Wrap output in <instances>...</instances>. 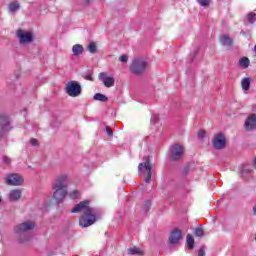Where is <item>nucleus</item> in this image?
I'll list each match as a JSON object with an SVG mask.
<instances>
[{"label": "nucleus", "instance_id": "nucleus-26", "mask_svg": "<svg viewBox=\"0 0 256 256\" xmlns=\"http://www.w3.org/2000/svg\"><path fill=\"white\" fill-rule=\"evenodd\" d=\"M247 21H248V23L253 25V23H255V21H256V14L254 12L248 13L247 14Z\"/></svg>", "mask_w": 256, "mask_h": 256}, {"label": "nucleus", "instance_id": "nucleus-14", "mask_svg": "<svg viewBox=\"0 0 256 256\" xmlns=\"http://www.w3.org/2000/svg\"><path fill=\"white\" fill-rule=\"evenodd\" d=\"M244 125L247 131H253V129H256V115L255 114L250 115L246 119Z\"/></svg>", "mask_w": 256, "mask_h": 256}, {"label": "nucleus", "instance_id": "nucleus-12", "mask_svg": "<svg viewBox=\"0 0 256 256\" xmlns=\"http://www.w3.org/2000/svg\"><path fill=\"white\" fill-rule=\"evenodd\" d=\"M183 237V232L180 229H174L169 236L170 245H177L181 238Z\"/></svg>", "mask_w": 256, "mask_h": 256}, {"label": "nucleus", "instance_id": "nucleus-25", "mask_svg": "<svg viewBox=\"0 0 256 256\" xmlns=\"http://www.w3.org/2000/svg\"><path fill=\"white\" fill-rule=\"evenodd\" d=\"M149 209H151V201L146 200L143 204L142 211H143V213L147 214V213H149Z\"/></svg>", "mask_w": 256, "mask_h": 256}, {"label": "nucleus", "instance_id": "nucleus-5", "mask_svg": "<svg viewBox=\"0 0 256 256\" xmlns=\"http://www.w3.org/2000/svg\"><path fill=\"white\" fill-rule=\"evenodd\" d=\"M82 91L83 89L81 88V84H79V82L75 80L69 81L66 84L65 92L67 93V95H69V97H79Z\"/></svg>", "mask_w": 256, "mask_h": 256}, {"label": "nucleus", "instance_id": "nucleus-13", "mask_svg": "<svg viewBox=\"0 0 256 256\" xmlns=\"http://www.w3.org/2000/svg\"><path fill=\"white\" fill-rule=\"evenodd\" d=\"M99 79L103 81V84L105 87H114L115 86V78L109 77L105 74V72H102L99 74Z\"/></svg>", "mask_w": 256, "mask_h": 256}, {"label": "nucleus", "instance_id": "nucleus-16", "mask_svg": "<svg viewBox=\"0 0 256 256\" xmlns=\"http://www.w3.org/2000/svg\"><path fill=\"white\" fill-rule=\"evenodd\" d=\"M83 51H84V48H83V45L81 44H75L72 47V53L74 57H80V55H83Z\"/></svg>", "mask_w": 256, "mask_h": 256}, {"label": "nucleus", "instance_id": "nucleus-22", "mask_svg": "<svg viewBox=\"0 0 256 256\" xmlns=\"http://www.w3.org/2000/svg\"><path fill=\"white\" fill-rule=\"evenodd\" d=\"M95 101H101L102 103H107L109 101V98L105 96V94L96 93L93 97Z\"/></svg>", "mask_w": 256, "mask_h": 256}, {"label": "nucleus", "instance_id": "nucleus-8", "mask_svg": "<svg viewBox=\"0 0 256 256\" xmlns=\"http://www.w3.org/2000/svg\"><path fill=\"white\" fill-rule=\"evenodd\" d=\"M33 229H35V222L25 221L14 227V233H16V235H23V233H27V231H33Z\"/></svg>", "mask_w": 256, "mask_h": 256}, {"label": "nucleus", "instance_id": "nucleus-38", "mask_svg": "<svg viewBox=\"0 0 256 256\" xmlns=\"http://www.w3.org/2000/svg\"><path fill=\"white\" fill-rule=\"evenodd\" d=\"M152 121H154V123H157L159 121V116L153 115L152 116Z\"/></svg>", "mask_w": 256, "mask_h": 256}, {"label": "nucleus", "instance_id": "nucleus-19", "mask_svg": "<svg viewBox=\"0 0 256 256\" xmlns=\"http://www.w3.org/2000/svg\"><path fill=\"white\" fill-rule=\"evenodd\" d=\"M186 243H187L188 249L190 251H193V249H195V239L193 238V236L191 234H187Z\"/></svg>", "mask_w": 256, "mask_h": 256}, {"label": "nucleus", "instance_id": "nucleus-23", "mask_svg": "<svg viewBox=\"0 0 256 256\" xmlns=\"http://www.w3.org/2000/svg\"><path fill=\"white\" fill-rule=\"evenodd\" d=\"M250 63L251 62L249 61V58L243 57L239 61V66L242 67L243 69H247V67H249Z\"/></svg>", "mask_w": 256, "mask_h": 256}, {"label": "nucleus", "instance_id": "nucleus-9", "mask_svg": "<svg viewBox=\"0 0 256 256\" xmlns=\"http://www.w3.org/2000/svg\"><path fill=\"white\" fill-rule=\"evenodd\" d=\"M16 37L19 39L21 45L33 43V34L31 32L18 29L16 32Z\"/></svg>", "mask_w": 256, "mask_h": 256}, {"label": "nucleus", "instance_id": "nucleus-28", "mask_svg": "<svg viewBox=\"0 0 256 256\" xmlns=\"http://www.w3.org/2000/svg\"><path fill=\"white\" fill-rule=\"evenodd\" d=\"M79 195L81 194L79 193L78 190H73L72 192L69 193L70 199H73V200L79 199Z\"/></svg>", "mask_w": 256, "mask_h": 256}, {"label": "nucleus", "instance_id": "nucleus-27", "mask_svg": "<svg viewBox=\"0 0 256 256\" xmlns=\"http://www.w3.org/2000/svg\"><path fill=\"white\" fill-rule=\"evenodd\" d=\"M194 235L195 237H203V235H205V232L203 231V228L197 227L194 229Z\"/></svg>", "mask_w": 256, "mask_h": 256}, {"label": "nucleus", "instance_id": "nucleus-31", "mask_svg": "<svg viewBox=\"0 0 256 256\" xmlns=\"http://www.w3.org/2000/svg\"><path fill=\"white\" fill-rule=\"evenodd\" d=\"M119 61H121V63H127V61H129V56L123 54L119 57Z\"/></svg>", "mask_w": 256, "mask_h": 256}, {"label": "nucleus", "instance_id": "nucleus-15", "mask_svg": "<svg viewBox=\"0 0 256 256\" xmlns=\"http://www.w3.org/2000/svg\"><path fill=\"white\" fill-rule=\"evenodd\" d=\"M220 43L224 47H231V45H233V39H231V37H229L228 35H222L220 37Z\"/></svg>", "mask_w": 256, "mask_h": 256}, {"label": "nucleus", "instance_id": "nucleus-41", "mask_svg": "<svg viewBox=\"0 0 256 256\" xmlns=\"http://www.w3.org/2000/svg\"><path fill=\"white\" fill-rule=\"evenodd\" d=\"M25 241H28V239H21L20 243H25Z\"/></svg>", "mask_w": 256, "mask_h": 256}, {"label": "nucleus", "instance_id": "nucleus-1", "mask_svg": "<svg viewBox=\"0 0 256 256\" xmlns=\"http://www.w3.org/2000/svg\"><path fill=\"white\" fill-rule=\"evenodd\" d=\"M89 203V200L82 201L71 210V213L83 212L79 219L80 227H91L97 221V211L95 208L89 207Z\"/></svg>", "mask_w": 256, "mask_h": 256}, {"label": "nucleus", "instance_id": "nucleus-20", "mask_svg": "<svg viewBox=\"0 0 256 256\" xmlns=\"http://www.w3.org/2000/svg\"><path fill=\"white\" fill-rule=\"evenodd\" d=\"M241 86L243 91H249L250 87H251V78H244L241 81Z\"/></svg>", "mask_w": 256, "mask_h": 256}, {"label": "nucleus", "instance_id": "nucleus-4", "mask_svg": "<svg viewBox=\"0 0 256 256\" xmlns=\"http://www.w3.org/2000/svg\"><path fill=\"white\" fill-rule=\"evenodd\" d=\"M139 173L147 171V177L144 179V183H151V177L153 175V167H151V160L149 156L145 157V161L138 165Z\"/></svg>", "mask_w": 256, "mask_h": 256}, {"label": "nucleus", "instance_id": "nucleus-2", "mask_svg": "<svg viewBox=\"0 0 256 256\" xmlns=\"http://www.w3.org/2000/svg\"><path fill=\"white\" fill-rule=\"evenodd\" d=\"M69 188V176L61 174L52 183L53 199L58 203H63L67 197Z\"/></svg>", "mask_w": 256, "mask_h": 256}, {"label": "nucleus", "instance_id": "nucleus-18", "mask_svg": "<svg viewBox=\"0 0 256 256\" xmlns=\"http://www.w3.org/2000/svg\"><path fill=\"white\" fill-rule=\"evenodd\" d=\"M8 9H9L10 13H17V11H19V9H21V4L17 0L10 2L8 5Z\"/></svg>", "mask_w": 256, "mask_h": 256}, {"label": "nucleus", "instance_id": "nucleus-36", "mask_svg": "<svg viewBox=\"0 0 256 256\" xmlns=\"http://www.w3.org/2000/svg\"><path fill=\"white\" fill-rule=\"evenodd\" d=\"M205 130H199L198 131V138L199 139H203V137H205Z\"/></svg>", "mask_w": 256, "mask_h": 256}, {"label": "nucleus", "instance_id": "nucleus-17", "mask_svg": "<svg viewBox=\"0 0 256 256\" xmlns=\"http://www.w3.org/2000/svg\"><path fill=\"white\" fill-rule=\"evenodd\" d=\"M9 199H10V201H19V199H21V190L14 189V190L10 191Z\"/></svg>", "mask_w": 256, "mask_h": 256}, {"label": "nucleus", "instance_id": "nucleus-21", "mask_svg": "<svg viewBox=\"0 0 256 256\" xmlns=\"http://www.w3.org/2000/svg\"><path fill=\"white\" fill-rule=\"evenodd\" d=\"M128 255H143V251H141V249H139V247L134 246L131 248H128Z\"/></svg>", "mask_w": 256, "mask_h": 256}, {"label": "nucleus", "instance_id": "nucleus-37", "mask_svg": "<svg viewBox=\"0 0 256 256\" xmlns=\"http://www.w3.org/2000/svg\"><path fill=\"white\" fill-rule=\"evenodd\" d=\"M86 81H93V75L91 73L86 74L85 76Z\"/></svg>", "mask_w": 256, "mask_h": 256}, {"label": "nucleus", "instance_id": "nucleus-11", "mask_svg": "<svg viewBox=\"0 0 256 256\" xmlns=\"http://www.w3.org/2000/svg\"><path fill=\"white\" fill-rule=\"evenodd\" d=\"M7 185L19 186L23 184V177L19 174H9L6 177Z\"/></svg>", "mask_w": 256, "mask_h": 256}, {"label": "nucleus", "instance_id": "nucleus-10", "mask_svg": "<svg viewBox=\"0 0 256 256\" xmlns=\"http://www.w3.org/2000/svg\"><path fill=\"white\" fill-rule=\"evenodd\" d=\"M226 146H227V139L225 138V135H223V133H220L214 137L213 139L214 149L221 150V149H225Z\"/></svg>", "mask_w": 256, "mask_h": 256}, {"label": "nucleus", "instance_id": "nucleus-35", "mask_svg": "<svg viewBox=\"0 0 256 256\" xmlns=\"http://www.w3.org/2000/svg\"><path fill=\"white\" fill-rule=\"evenodd\" d=\"M2 161L3 163L9 164L11 163V158H9V156H3Z\"/></svg>", "mask_w": 256, "mask_h": 256}, {"label": "nucleus", "instance_id": "nucleus-40", "mask_svg": "<svg viewBox=\"0 0 256 256\" xmlns=\"http://www.w3.org/2000/svg\"><path fill=\"white\" fill-rule=\"evenodd\" d=\"M252 211H253L254 215H256V205L253 207Z\"/></svg>", "mask_w": 256, "mask_h": 256}, {"label": "nucleus", "instance_id": "nucleus-7", "mask_svg": "<svg viewBox=\"0 0 256 256\" xmlns=\"http://www.w3.org/2000/svg\"><path fill=\"white\" fill-rule=\"evenodd\" d=\"M11 129V120L9 119V116L0 114V139L5 137Z\"/></svg>", "mask_w": 256, "mask_h": 256}, {"label": "nucleus", "instance_id": "nucleus-43", "mask_svg": "<svg viewBox=\"0 0 256 256\" xmlns=\"http://www.w3.org/2000/svg\"><path fill=\"white\" fill-rule=\"evenodd\" d=\"M254 165H256V158L253 160Z\"/></svg>", "mask_w": 256, "mask_h": 256}, {"label": "nucleus", "instance_id": "nucleus-32", "mask_svg": "<svg viewBox=\"0 0 256 256\" xmlns=\"http://www.w3.org/2000/svg\"><path fill=\"white\" fill-rule=\"evenodd\" d=\"M30 144H31L33 147H37V146H39V141H37V139H35V138H32V139L30 140Z\"/></svg>", "mask_w": 256, "mask_h": 256}, {"label": "nucleus", "instance_id": "nucleus-34", "mask_svg": "<svg viewBox=\"0 0 256 256\" xmlns=\"http://www.w3.org/2000/svg\"><path fill=\"white\" fill-rule=\"evenodd\" d=\"M106 133L108 137H113V130H111V127L106 126Z\"/></svg>", "mask_w": 256, "mask_h": 256}, {"label": "nucleus", "instance_id": "nucleus-6", "mask_svg": "<svg viewBox=\"0 0 256 256\" xmlns=\"http://www.w3.org/2000/svg\"><path fill=\"white\" fill-rule=\"evenodd\" d=\"M185 148L181 144H173L170 146L168 157L171 161H179L183 158Z\"/></svg>", "mask_w": 256, "mask_h": 256}, {"label": "nucleus", "instance_id": "nucleus-44", "mask_svg": "<svg viewBox=\"0 0 256 256\" xmlns=\"http://www.w3.org/2000/svg\"><path fill=\"white\" fill-rule=\"evenodd\" d=\"M0 203H1V198H0Z\"/></svg>", "mask_w": 256, "mask_h": 256}, {"label": "nucleus", "instance_id": "nucleus-39", "mask_svg": "<svg viewBox=\"0 0 256 256\" xmlns=\"http://www.w3.org/2000/svg\"><path fill=\"white\" fill-rule=\"evenodd\" d=\"M93 0H85L84 5H89Z\"/></svg>", "mask_w": 256, "mask_h": 256}, {"label": "nucleus", "instance_id": "nucleus-24", "mask_svg": "<svg viewBox=\"0 0 256 256\" xmlns=\"http://www.w3.org/2000/svg\"><path fill=\"white\" fill-rule=\"evenodd\" d=\"M89 53L95 54L97 53V44L95 42H90L87 47Z\"/></svg>", "mask_w": 256, "mask_h": 256}, {"label": "nucleus", "instance_id": "nucleus-3", "mask_svg": "<svg viewBox=\"0 0 256 256\" xmlns=\"http://www.w3.org/2000/svg\"><path fill=\"white\" fill-rule=\"evenodd\" d=\"M147 61L141 58H135L130 65V71L133 75H143L147 69Z\"/></svg>", "mask_w": 256, "mask_h": 256}, {"label": "nucleus", "instance_id": "nucleus-30", "mask_svg": "<svg viewBox=\"0 0 256 256\" xmlns=\"http://www.w3.org/2000/svg\"><path fill=\"white\" fill-rule=\"evenodd\" d=\"M197 2L199 3V5H201V7H209V3H211V0H197Z\"/></svg>", "mask_w": 256, "mask_h": 256}, {"label": "nucleus", "instance_id": "nucleus-42", "mask_svg": "<svg viewBox=\"0 0 256 256\" xmlns=\"http://www.w3.org/2000/svg\"><path fill=\"white\" fill-rule=\"evenodd\" d=\"M197 53H199V51H198V50H195V51H194V57H195V55H197Z\"/></svg>", "mask_w": 256, "mask_h": 256}, {"label": "nucleus", "instance_id": "nucleus-29", "mask_svg": "<svg viewBox=\"0 0 256 256\" xmlns=\"http://www.w3.org/2000/svg\"><path fill=\"white\" fill-rule=\"evenodd\" d=\"M253 171V166L247 164L242 166V173H251Z\"/></svg>", "mask_w": 256, "mask_h": 256}, {"label": "nucleus", "instance_id": "nucleus-33", "mask_svg": "<svg viewBox=\"0 0 256 256\" xmlns=\"http://www.w3.org/2000/svg\"><path fill=\"white\" fill-rule=\"evenodd\" d=\"M198 256H205V246H201L198 250Z\"/></svg>", "mask_w": 256, "mask_h": 256}]
</instances>
